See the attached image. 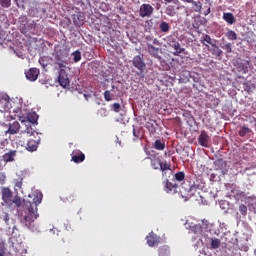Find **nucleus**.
Wrapping results in <instances>:
<instances>
[{
    "label": "nucleus",
    "instance_id": "39448f33",
    "mask_svg": "<svg viewBox=\"0 0 256 256\" xmlns=\"http://www.w3.org/2000/svg\"><path fill=\"white\" fill-rule=\"evenodd\" d=\"M41 201H43V193L41 192L36 193L33 198V202L23 200L24 207L31 209V211H38L37 206L40 205Z\"/></svg>",
    "mask_w": 256,
    "mask_h": 256
},
{
    "label": "nucleus",
    "instance_id": "393cba45",
    "mask_svg": "<svg viewBox=\"0 0 256 256\" xmlns=\"http://www.w3.org/2000/svg\"><path fill=\"white\" fill-rule=\"evenodd\" d=\"M211 47H212L211 49L212 55H215V57H221V55H223V50H221V48H219L217 44H212Z\"/></svg>",
    "mask_w": 256,
    "mask_h": 256
},
{
    "label": "nucleus",
    "instance_id": "423d86ee",
    "mask_svg": "<svg viewBox=\"0 0 256 256\" xmlns=\"http://www.w3.org/2000/svg\"><path fill=\"white\" fill-rule=\"evenodd\" d=\"M132 65L135 69L140 71V73H144L145 69H147V65L145 64L143 54L134 56L132 59Z\"/></svg>",
    "mask_w": 256,
    "mask_h": 256
},
{
    "label": "nucleus",
    "instance_id": "5701e85b",
    "mask_svg": "<svg viewBox=\"0 0 256 256\" xmlns=\"http://www.w3.org/2000/svg\"><path fill=\"white\" fill-rule=\"evenodd\" d=\"M21 129V124L19 122L14 121L13 123L9 124V128L6 131V133H9L10 135H15L17 132Z\"/></svg>",
    "mask_w": 256,
    "mask_h": 256
},
{
    "label": "nucleus",
    "instance_id": "c85d7f7f",
    "mask_svg": "<svg viewBox=\"0 0 256 256\" xmlns=\"http://www.w3.org/2000/svg\"><path fill=\"white\" fill-rule=\"evenodd\" d=\"M174 181H177L178 183H183L185 182V172L183 171H180V172H177L175 175H174Z\"/></svg>",
    "mask_w": 256,
    "mask_h": 256
},
{
    "label": "nucleus",
    "instance_id": "0eeeda50",
    "mask_svg": "<svg viewBox=\"0 0 256 256\" xmlns=\"http://www.w3.org/2000/svg\"><path fill=\"white\" fill-rule=\"evenodd\" d=\"M0 109L1 111H9L11 109V98L7 93H0Z\"/></svg>",
    "mask_w": 256,
    "mask_h": 256
},
{
    "label": "nucleus",
    "instance_id": "a18cd8bd",
    "mask_svg": "<svg viewBox=\"0 0 256 256\" xmlns=\"http://www.w3.org/2000/svg\"><path fill=\"white\" fill-rule=\"evenodd\" d=\"M112 111H114V113H119V111H121V104L119 103L112 104Z\"/></svg>",
    "mask_w": 256,
    "mask_h": 256
},
{
    "label": "nucleus",
    "instance_id": "bf43d9fd",
    "mask_svg": "<svg viewBox=\"0 0 256 256\" xmlns=\"http://www.w3.org/2000/svg\"><path fill=\"white\" fill-rule=\"evenodd\" d=\"M39 63H40V65L43 67V69H45V67H47V64L45 63V60L40 59V60H39Z\"/></svg>",
    "mask_w": 256,
    "mask_h": 256
},
{
    "label": "nucleus",
    "instance_id": "6e6552de",
    "mask_svg": "<svg viewBox=\"0 0 256 256\" xmlns=\"http://www.w3.org/2000/svg\"><path fill=\"white\" fill-rule=\"evenodd\" d=\"M59 76H58V83L61 87H69V75L65 68H59Z\"/></svg>",
    "mask_w": 256,
    "mask_h": 256
},
{
    "label": "nucleus",
    "instance_id": "6e6d98bb",
    "mask_svg": "<svg viewBox=\"0 0 256 256\" xmlns=\"http://www.w3.org/2000/svg\"><path fill=\"white\" fill-rule=\"evenodd\" d=\"M75 195L74 194H69L67 197H66V199H67V201H75Z\"/></svg>",
    "mask_w": 256,
    "mask_h": 256
},
{
    "label": "nucleus",
    "instance_id": "ddd939ff",
    "mask_svg": "<svg viewBox=\"0 0 256 256\" xmlns=\"http://www.w3.org/2000/svg\"><path fill=\"white\" fill-rule=\"evenodd\" d=\"M16 157H17V150H9L8 152L3 154L2 159L4 163H13Z\"/></svg>",
    "mask_w": 256,
    "mask_h": 256
},
{
    "label": "nucleus",
    "instance_id": "2f4dec72",
    "mask_svg": "<svg viewBox=\"0 0 256 256\" xmlns=\"http://www.w3.org/2000/svg\"><path fill=\"white\" fill-rule=\"evenodd\" d=\"M160 31L162 33H167L168 31L171 30V26L169 25V23L162 21L159 25Z\"/></svg>",
    "mask_w": 256,
    "mask_h": 256
},
{
    "label": "nucleus",
    "instance_id": "7ed1b4c3",
    "mask_svg": "<svg viewBox=\"0 0 256 256\" xmlns=\"http://www.w3.org/2000/svg\"><path fill=\"white\" fill-rule=\"evenodd\" d=\"M54 63L59 67V69H67V58L69 57V52L65 49L55 50L53 53Z\"/></svg>",
    "mask_w": 256,
    "mask_h": 256
},
{
    "label": "nucleus",
    "instance_id": "3c124183",
    "mask_svg": "<svg viewBox=\"0 0 256 256\" xmlns=\"http://www.w3.org/2000/svg\"><path fill=\"white\" fill-rule=\"evenodd\" d=\"M248 123H250V125H256V118L253 116H249L248 117Z\"/></svg>",
    "mask_w": 256,
    "mask_h": 256
},
{
    "label": "nucleus",
    "instance_id": "680f3d73",
    "mask_svg": "<svg viewBox=\"0 0 256 256\" xmlns=\"http://www.w3.org/2000/svg\"><path fill=\"white\" fill-rule=\"evenodd\" d=\"M153 36H146V41H152L153 42Z\"/></svg>",
    "mask_w": 256,
    "mask_h": 256
},
{
    "label": "nucleus",
    "instance_id": "e433bc0d",
    "mask_svg": "<svg viewBox=\"0 0 256 256\" xmlns=\"http://www.w3.org/2000/svg\"><path fill=\"white\" fill-rule=\"evenodd\" d=\"M221 48L224 49L226 53H233V44H231V42H228L227 44L221 46Z\"/></svg>",
    "mask_w": 256,
    "mask_h": 256
},
{
    "label": "nucleus",
    "instance_id": "b1692460",
    "mask_svg": "<svg viewBox=\"0 0 256 256\" xmlns=\"http://www.w3.org/2000/svg\"><path fill=\"white\" fill-rule=\"evenodd\" d=\"M172 49H174V55L176 57H178V55H181V53H183L184 55H189V53L187 52V50L185 48H181V44L178 42L177 45H175L174 47H172Z\"/></svg>",
    "mask_w": 256,
    "mask_h": 256
},
{
    "label": "nucleus",
    "instance_id": "a19ab883",
    "mask_svg": "<svg viewBox=\"0 0 256 256\" xmlns=\"http://www.w3.org/2000/svg\"><path fill=\"white\" fill-rule=\"evenodd\" d=\"M231 193L234 194V197H245V192L237 189H232Z\"/></svg>",
    "mask_w": 256,
    "mask_h": 256
},
{
    "label": "nucleus",
    "instance_id": "69168bd1",
    "mask_svg": "<svg viewBox=\"0 0 256 256\" xmlns=\"http://www.w3.org/2000/svg\"><path fill=\"white\" fill-rule=\"evenodd\" d=\"M112 89H115V85L112 86Z\"/></svg>",
    "mask_w": 256,
    "mask_h": 256
},
{
    "label": "nucleus",
    "instance_id": "7c9ffc66",
    "mask_svg": "<svg viewBox=\"0 0 256 256\" xmlns=\"http://www.w3.org/2000/svg\"><path fill=\"white\" fill-rule=\"evenodd\" d=\"M201 43H202V45H205V47H207V48H209V45H211V46L215 45L213 43V40L211 39V36H209L207 34L201 39ZM206 43H208V45Z\"/></svg>",
    "mask_w": 256,
    "mask_h": 256
},
{
    "label": "nucleus",
    "instance_id": "ea45409f",
    "mask_svg": "<svg viewBox=\"0 0 256 256\" xmlns=\"http://www.w3.org/2000/svg\"><path fill=\"white\" fill-rule=\"evenodd\" d=\"M0 5L3 9H9L11 7V0H0Z\"/></svg>",
    "mask_w": 256,
    "mask_h": 256
},
{
    "label": "nucleus",
    "instance_id": "bb28decb",
    "mask_svg": "<svg viewBox=\"0 0 256 256\" xmlns=\"http://www.w3.org/2000/svg\"><path fill=\"white\" fill-rule=\"evenodd\" d=\"M154 149H156L157 151H164L165 150V142L162 141L161 139H157L154 142Z\"/></svg>",
    "mask_w": 256,
    "mask_h": 256
},
{
    "label": "nucleus",
    "instance_id": "9d476101",
    "mask_svg": "<svg viewBox=\"0 0 256 256\" xmlns=\"http://www.w3.org/2000/svg\"><path fill=\"white\" fill-rule=\"evenodd\" d=\"M2 200L6 205H9L10 207L13 205V191L9 188H3L2 191Z\"/></svg>",
    "mask_w": 256,
    "mask_h": 256
},
{
    "label": "nucleus",
    "instance_id": "4be33fe9",
    "mask_svg": "<svg viewBox=\"0 0 256 256\" xmlns=\"http://www.w3.org/2000/svg\"><path fill=\"white\" fill-rule=\"evenodd\" d=\"M39 119V116L36 112L28 113L26 120H22V123H32L33 125L37 124V121Z\"/></svg>",
    "mask_w": 256,
    "mask_h": 256
},
{
    "label": "nucleus",
    "instance_id": "72a5a7b5",
    "mask_svg": "<svg viewBox=\"0 0 256 256\" xmlns=\"http://www.w3.org/2000/svg\"><path fill=\"white\" fill-rule=\"evenodd\" d=\"M15 189H21L23 187V177L18 176L13 180Z\"/></svg>",
    "mask_w": 256,
    "mask_h": 256
},
{
    "label": "nucleus",
    "instance_id": "774afa93",
    "mask_svg": "<svg viewBox=\"0 0 256 256\" xmlns=\"http://www.w3.org/2000/svg\"><path fill=\"white\" fill-rule=\"evenodd\" d=\"M0 169H1V164H0Z\"/></svg>",
    "mask_w": 256,
    "mask_h": 256
},
{
    "label": "nucleus",
    "instance_id": "f8f14e48",
    "mask_svg": "<svg viewBox=\"0 0 256 256\" xmlns=\"http://www.w3.org/2000/svg\"><path fill=\"white\" fill-rule=\"evenodd\" d=\"M209 141H211V137L207 135V132L203 130L198 137V143L201 147H209Z\"/></svg>",
    "mask_w": 256,
    "mask_h": 256
},
{
    "label": "nucleus",
    "instance_id": "37998d69",
    "mask_svg": "<svg viewBox=\"0 0 256 256\" xmlns=\"http://www.w3.org/2000/svg\"><path fill=\"white\" fill-rule=\"evenodd\" d=\"M104 99L105 101H113V94H111V91L106 90L104 92Z\"/></svg>",
    "mask_w": 256,
    "mask_h": 256
},
{
    "label": "nucleus",
    "instance_id": "c9c22d12",
    "mask_svg": "<svg viewBox=\"0 0 256 256\" xmlns=\"http://www.w3.org/2000/svg\"><path fill=\"white\" fill-rule=\"evenodd\" d=\"M167 43H168L169 47H174L175 45L179 44V42L173 36H169L167 38Z\"/></svg>",
    "mask_w": 256,
    "mask_h": 256
},
{
    "label": "nucleus",
    "instance_id": "473e14b6",
    "mask_svg": "<svg viewBox=\"0 0 256 256\" xmlns=\"http://www.w3.org/2000/svg\"><path fill=\"white\" fill-rule=\"evenodd\" d=\"M251 133V129L247 126H242L238 131L239 137H245V135H249Z\"/></svg>",
    "mask_w": 256,
    "mask_h": 256
},
{
    "label": "nucleus",
    "instance_id": "6ab92c4d",
    "mask_svg": "<svg viewBox=\"0 0 256 256\" xmlns=\"http://www.w3.org/2000/svg\"><path fill=\"white\" fill-rule=\"evenodd\" d=\"M214 167L216 171H222V173H225V171H227V161L218 159L214 162Z\"/></svg>",
    "mask_w": 256,
    "mask_h": 256
},
{
    "label": "nucleus",
    "instance_id": "9b49d317",
    "mask_svg": "<svg viewBox=\"0 0 256 256\" xmlns=\"http://www.w3.org/2000/svg\"><path fill=\"white\" fill-rule=\"evenodd\" d=\"M72 20L76 27H83L85 25V14L83 12H76L73 14Z\"/></svg>",
    "mask_w": 256,
    "mask_h": 256
},
{
    "label": "nucleus",
    "instance_id": "de8ad7c7",
    "mask_svg": "<svg viewBox=\"0 0 256 256\" xmlns=\"http://www.w3.org/2000/svg\"><path fill=\"white\" fill-rule=\"evenodd\" d=\"M239 211H240L241 215H247V207L245 206V204H241L239 206Z\"/></svg>",
    "mask_w": 256,
    "mask_h": 256
},
{
    "label": "nucleus",
    "instance_id": "2eb2a0df",
    "mask_svg": "<svg viewBox=\"0 0 256 256\" xmlns=\"http://www.w3.org/2000/svg\"><path fill=\"white\" fill-rule=\"evenodd\" d=\"M164 189L166 193H172L175 195V193H177V189H179V185L170 182L169 179H166Z\"/></svg>",
    "mask_w": 256,
    "mask_h": 256
},
{
    "label": "nucleus",
    "instance_id": "dca6fc26",
    "mask_svg": "<svg viewBox=\"0 0 256 256\" xmlns=\"http://www.w3.org/2000/svg\"><path fill=\"white\" fill-rule=\"evenodd\" d=\"M39 69L37 68H30L27 72H26V79H28V81H37L38 77H39Z\"/></svg>",
    "mask_w": 256,
    "mask_h": 256
},
{
    "label": "nucleus",
    "instance_id": "f257e3e1",
    "mask_svg": "<svg viewBox=\"0 0 256 256\" xmlns=\"http://www.w3.org/2000/svg\"><path fill=\"white\" fill-rule=\"evenodd\" d=\"M24 215L22 216L20 223L30 229V231H39V223H37V218L39 213L37 210H31V208L24 207Z\"/></svg>",
    "mask_w": 256,
    "mask_h": 256
},
{
    "label": "nucleus",
    "instance_id": "338daca9",
    "mask_svg": "<svg viewBox=\"0 0 256 256\" xmlns=\"http://www.w3.org/2000/svg\"><path fill=\"white\" fill-rule=\"evenodd\" d=\"M167 11H169V8H167Z\"/></svg>",
    "mask_w": 256,
    "mask_h": 256
},
{
    "label": "nucleus",
    "instance_id": "f3484780",
    "mask_svg": "<svg viewBox=\"0 0 256 256\" xmlns=\"http://www.w3.org/2000/svg\"><path fill=\"white\" fill-rule=\"evenodd\" d=\"M147 50L151 57H154L155 59H161V56H159V51H161V48H157L153 44H147Z\"/></svg>",
    "mask_w": 256,
    "mask_h": 256
},
{
    "label": "nucleus",
    "instance_id": "58836bf2",
    "mask_svg": "<svg viewBox=\"0 0 256 256\" xmlns=\"http://www.w3.org/2000/svg\"><path fill=\"white\" fill-rule=\"evenodd\" d=\"M239 69H241V71H243V73H247L249 71V61H246L244 64L240 63Z\"/></svg>",
    "mask_w": 256,
    "mask_h": 256
},
{
    "label": "nucleus",
    "instance_id": "412c9836",
    "mask_svg": "<svg viewBox=\"0 0 256 256\" xmlns=\"http://www.w3.org/2000/svg\"><path fill=\"white\" fill-rule=\"evenodd\" d=\"M222 19L228 23V25H235L237 19L235 18V15L231 12H224Z\"/></svg>",
    "mask_w": 256,
    "mask_h": 256
},
{
    "label": "nucleus",
    "instance_id": "8fccbe9b",
    "mask_svg": "<svg viewBox=\"0 0 256 256\" xmlns=\"http://www.w3.org/2000/svg\"><path fill=\"white\" fill-rule=\"evenodd\" d=\"M206 8V10L203 12V15H205V17H207V15H209V13H211V4H209V6H204Z\"/></svg>",
    "mask_w": 256,
    "mask_h": 256
},
{
    "label": "nucleus",
    "instance_id": "c756f323",
    "mask_svg": "<svg viewBox=\"0 0 256 256\" xmlns=\"http://www.w3.org/2000/svg\"><path fill=\"white\" fill-rule=\"evenodd\" d=\"M210 241L211 249H219L221 247V240L219 238H211Z\"/></svg>",
    "mask_w": 256,
    "mask_h": 256
},
{
    "label": "nucleus",
    "instance_id": "f704fd0d",
    "mask_svg": "<svg viewBox=\"0 0 256 256\" xmlns=\"http://www.w3.org/2000/svg\"><path fill=\"white\" fill-rule=\"evenodd\" d=\"M72 56H73L74 63H79V61H81V51L76 50L75 52L72 53Z\"/></svg>",
    "mask_w": 256,
    "mask_h": 256
},
{
    "label": "nucleus",
    "instance_id": "5fc2aeb1",
    "mask_svg": "<svg viewBox=\"0 0 256 256\" xmlns=\"http://www.w3.org/2000/svg\"><path fill=\"white\" fill-rule=\"evenodd\" d=\"M146 127H147V129H149V131H155V126H153V124H151L149 122L146 124Z\"/></svg>",
    "mask_w": 256,
    "mask_h": 256
},
{
    "label": "nucleus",
    "instance_id": "864d4df0",
    "mask_svg": "<svg viewBox=\"0 0 256 256\" xmlns=\"http://www.w3.org/2000/svg\"><path fill=\"white\" fill-rule=\"evenodd\" d=\"M0 256H5V247L0 242Z\"/></svg>",
    "mask_w": 256,
    "mask_h": 256
},
{
    "label": "nucleus",
    "instance_id": "a878e982",
    "mask_svg": "<svg viewBox=\"0 0 256 256\" xmlns=\"http://www.w3.org/2000/svg\"><path fill=\"white\" fill-rule=\"evenodd\" d=\"M190 3L192 4L195 13H201V9H203V4L201 1L192 0Z\"/></svg>",
    "mask_w": 256,
    "mask_h": 256
},
{
    "label": "nucleus",
    "instance_id": "09e8293b",
    "mask_svg": "<svg viewBox=\"0 0 256 256\" xmlns=\"http://www.w3.org/2000/svg\"><path fill=\"white\" fill-rule=\"evenodd\" d=\"M9 142L7 141V139H4V140H1L0 141V149H5V147H7V144H8Z\"/></svg>",
    "mask_w": 256,
    "mask_h": 256
},
{
    "label": "nucleus",
    "instance_id": "13d9d810",
    "mask_svg": "<svg viewBox=\"0 0 256 256\" xmlns=\"http://www.w3.org/2000/svg\"><path fill=\"white\" fill-rule=\"evenodd\" d=\"M164 1H165L166 4L167 3H173L174 5L179 4V0H164Z\"/></svg>",
    "mask_w": 256,
    "mask_h": 256
},
{
    "label": "nucleus",
    "instance_id": "052dcab7",
    "mask_svg": "<svg viewBox=\"0 0 256 256\" xmlns=\"http://www.w3.org/2000/svg\"><path fill=\"white\" fill-rule=\"evenodd\" d=\"M193 229H194V233H197L198 231H201V227L197 226V225L194 226Z\"/></svg>",
    "mask_w": 256,
    "mask_h": 256
},
{
    "label": "nucleus",
    "instance_id": "cd10ccee",
    "mask_svg": "<svg viewBox=\"0 0 256 256\" xmlns=\"http://www.w3.org/2000/svg\"><path fill=\"white\" fill-rule=\"evenodd\" d=\"M225 37H227L228 41H237V32L228 30L225 34Z\"/></svg>",
    "mask_w": 256,
    "mask_h": 256
},
{
    "label": "nucleus",
    "instance_id": "0e129e2a",
    "mask_svg": "<svg viewBox=\"0 0 256 256\" xmlns=\"http://www.w3.org/2000/svg\"><path fill=\"white\" fill-rule=\"evenodd\" d=\"M205 1H206V3H210L211 0H205Z\"/></svg>",
    "mask_w": 256,
    "mask_h": 256
},
{
    "label": "nucleus",
    "instance_id": "49530a36",
    "mask_svg": "<svg viewBox=\"0 0 256 256\" xmlns=\"http://www.w3.org/2000/svg\"><path fill=\"white\" fill-rule=\"evenodd\" d=\"M0 218H2L5 223H9V214L7 212H2Z\"/></svg>",
    "mask_w": 256,
    "mask_h": 256
},
{
    "label": "nucleus",
    "instance_id": "4468645a",
    "mask_svg": "<svg viewBox=\"0 0 256 256\" xmlns=\"http://www.w3.org/2000/svg\"><path fill=\"white\" fill-rule=\"evenodd\" d=\"M71 157L74 163H83L85 161V154L81 150H74Z\"/></svg>",
    "mask_w": 256,
    "mask_h": 256
},
{
    "label": "nucleus",
    "instance_id": "a211bd4d",
    "mask_svg": "<svg viewBox=\"0 0 256 256\" xmlns=\"http://www.w3.org/2000/svg\"><path fill=\"white\" fill-rule=\"evenodd\" d=\"M39 143H41V138L37 140L30 139L26 144L27 151L33 152L39 147Z\"/></svg>",
    "mask_w": 256,
    "mask_h": 256
},
{
    "label": "nucleus",
    "instance_id": "f03ea898",
    "mask_svg": "<svg viewBox=\"0 0 256 256\" xmlns=\"http://www.w3.org/2000/svg\"><path fill=\"white\" fill-rule=\"evenodd\" d=\"M147 159L150 160V165L152 169L154 170L160 169L163 177H167V173H169V175H173V170L171 169V163H168L167 161L162 162L161 158L158 155L150 156Z\"/></svg>",
    "mask_w": 256,
    "mask_h": 256
},
{
    "label": "nucleus",
    "instance_id": "20e7f679",
    "mask_svg": "<svg viewBox=\"0 0 256 256\" xmlns=\"http://www.w3.org/2000/svg\"><path fill=\"white\" fill-rule=\"evenodd\" d=\"M197 191V187L189 180H184L180 186V193L182 197H192L193 193Z\"/></svg>",
    "mask_w": 256,
    "mask_h": 256
},
{
    "label": "nucleus",
    "instance_id": "c03bdc74",
    "mask_svg": "<svg viewBox=\"0 0 256 256\" xmlns=\"http://www.w3.org/2000/svg\"><path fill=\"white\" fill-rule=\"evenodd\" d=\"M24 133H26L27 135H35V130H33V128H31V126H29V124H26V129L24 130Z\"/></svg>",
    "mask_w": 256,
    "mask_h": 256
},
{
    "label": "nucleus",
    "instance_id": "4c0bfd02",
    "mask_svg": "<svg viewBox=\"0 0 256 256\" xmlns=\"http://www.w3.org/2000/svg\"><path fill=\"white\" fill-rule=\"evenodd\" d=\"M15 205L16 207H21L23 205V200H21V197L15 196L14 199L12 200V205Z\"/></svg>",
    "mask_w": 256,
    "mask_h": 256
},
{
    "label": "nucleus",
    "instance_id": "e2e57ef3",
    "mask_svg": "<svg viewBox=\"0 0 256 256\" xmlns=\"http://www.w3.org/2000/svg\"><path fill=\"white\" fill-rule=\"evenodd\" d=\"M184 3H193V0H182Z\"/></svg>",
    "mask_w": 256,
    "mask_h": 256
},
{
    "label": "nucleus",
    "instance_id": "4d7b16f0",
    "mask_svg": "<svg viewBox=\"0 0 256 256\" xmlns=\"http://www.w3.org/2000/svg\"><path fill=\"white\" fill-rule=\"evenodd\" d=\"M5 179H7V176L5 174H0V183L3 185L5 183Z\"/></svg>",
    "mask_w": 256,
    "mask_h": 256
},
{
    "label": "nucleus",
    "instance_id": "603ef678",
    "mask_svg": "<svg viewBox=\"0 0 256 256\" xmlns=\"http://www.w3.org/2000/svg\"><path fill=\"white\" fill-rule=\"evenodd\" d=\"M152 43H153V45H157L158 47H161V41H159V39H157V38H153V40H152Z\"/></svg>",
    "mask_w": 256,
    "mask_h": 256
},
{
    "label": "nucleus",
    "instance_id": "79ce46f5",
    "mask_svg": "<svg viewBox=\"0 0 256 256\" xmlns=\"http://www.w3.org/2000/svg\"><path fill=\"white\" fill-rule=\"evenodd\" d=\"M133 136L134 141H137V139H141V130L135 129V126H133Z\"/></svg>",
    "mask_w": 256,
    "mask_h": 256
},
{
    "label": "nucleus",
    "instance_id": "aec40b11",
    "mask_svg": "<svg viewBox=\"0 0 256 256\" xmlns=\"http://www.w3.org/2000/svg\"><path fill=\"white\" fill-rule=\"evenodd\" d=\"M147 243L149 247H155V245L159 244V237L153 232H150L149 235L146 237Z\"/></svg>",
    "mask_w": 256,
    "mask_h": 256
},
{
    "label": "nucleus",
    "instance_id": "1a4fd4ad",
    "mask_svg": "<svg viewBox=\"0 0 256 256\" xmlns=\"http://www.w3.org/2000/svg\"><path fill=\"white\" fill-rule=\"evenodd\" d=\"M154 11H155V8H153L151 4H142L140 6L139 15L142 18L151 17Z\"/></svg>",
    "mask_w": 256,
    "mask_h": 256
}]
</instances>
